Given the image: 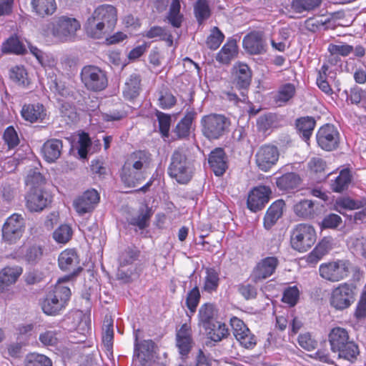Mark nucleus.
I'll list each match as a JSON object with an SVG mask.
<instances>
[{"label": "nucleus", "instance_id": "nucleus-13", "mask_svg": "<svg viewBox=\"0 0 366 366\" xmlns=\"http://www.w3.org/2000/svg\"><path fill=\"white\" fill-rule=\"evenodd\" d=\"M280 152L277 147L264 144L259 148L255 154L257 166L263 172H267L279 159Z\"/></svg>", "mask_w": 366, "mask_h": 366}, {"label": "nucleus", "instance_id": "nucleus-30", "mask_svg": "<svg viewBox=\"0 0 366 366\" xmlns=\"http://www.w3.org/2000/svg\"><path fill=\"white\" fill-rule=\"evenodd\" d=\"M23 269L19 266L6 267L0 272V292H3L9 286L14 284L21 274Z\"/></svg>", "mask_w": 366, "mask_h": 366}, {"label": "nucleus", "instance_id": "nucleus-1", "mask_svg": "<svg viewBox=\"0 0 366 366\" xmlns=\"http://www.w3.org/2000/svg\"><path fill=\"white\" fill-rule=\"evenodd\" d=\"M117 21V9L114 6L109 4L100 5L87 19L86 32L93 38L100 39L113 31Z\"/></svg>", "mask_w": 366, "mask_h": 366}, {"label": "nucleus", "instance_id": "nucleus-31", "mask_svg": "<svg viewBox=\"0 0 366 366\" xmlns=\"http://www.w3.org/2000/svg\"><path fill=\"white\" fill-rule=\"evenodd\" d=\"M343 344L333 352L337 353L339 358L346 360L352 363L355 362L360 354L357 344L351 338Z\"/></svg>", "mask_w": 366, "mask_h": 366}, {"label": "nucleus", "instance_id": "nucleus-41", "mask_svg": "<svg viewBox=\"0 0 366 366\" xmlns=\"http://www.w3.org/2000/svg\"><path fill=\"white\" fill-rule=\"evenodd\" d=\"M301 182V178L295 172H288L276 179V184L281 190H290L297 188Z\"/></svg>", "mask_w": 366, "mask_h": 366}, {"label": "nucleus", "instance_id": "nucleus-8", "mask_svg": "<svg viewBox=\"0 0 366 366\" xmlns=\"http://www.w3.org/2000/svg\"><path fill=\"white\" fill-rule=\"evenodd\" d=\"M355 289L352 284H340L331 292L330 305L337 310H343L350 307L355 300Z\"/></svg>", "mask_w": 366, "mask_h": 366}, {"label": "nucleus", "instance_id": "nucleus-5", "mask_svg": "<svg viewBox=\"0 0 366 366\" xmlns=\"http://www.w3.org/2000/svg\"><path fill=\"white\" fill-rule=\"evenodd\" d=\"M230 120L224 115L210 114L201 119L203 135L209 140L219 139L228 132Z\"/></svg>", "mask_w": 366, "mask_h": 366}, {"label": "nucleus", "instance_id": "nucleus-50", "mask_svg": "<svg viewBox=\"0 0 366 366\" xmlns=\"http://www.w3.org/2000/svg\"><path fill=\"white\" fill-rule=\"evenodd\" d=\"M25 182L26 184L30 187V189L44 188L45 179L36 169H31L29 172Z\"/></svg>", "mask_w": 366, "mask_h": 366}, {"label": "nucleus", "instance_id": "nucleus-27", "mask_svg": "<svg viewBox=\"0 0 366 366\" xmlns=\"http://www.w3.org/2000/svg\"><path fill=\"white\" fill-rule=\"evenodd\" d=\"M285 205V202L282 199H279L272 203L268 208L264 217V227L267 229H269L274 225L282 216Z\"/></svg>", "mask_w": 366, "mask_h": 366}, {"label": "nucleus", "instance_id": "nucleus-58", "mask_svg": "<svg viewBox=\"0 0 366 366\" xmlns=\"http://www.w3.org/2000/svg\"><path fill=\"white\" fill-rule=\"evenodd\" d=\"M224 34L217 27H214L212 30L210 35L207 37L206 44L207 46L212 50H215L222 44L224 39Z\"/></svg>", "mask_w": 366, "mask_h": 366}, {"label": "nucleus", "instance_id": "nucleus-52", "mask_svg": "<svg viewBox=\"0 0 366 366\" xmlns=\"http://www.w3.org/2000/svg\"><path fill=\"white\" fill-rule=\"evenodd\" d=\"M322 0H293L292 8L297 13L311 11L320 6Z\"/></svg>", "mask_w": 366, "mask_h": 366}, {"label": "nucleus", "instance_id": "nucleus-32", "mask_svg": "<svg viewBox=\"0 0 366 366\" xmlns=\"http://www.w3.org/2000/svg\"><path fill=\"white\" fill-rule=\"evenodd\" d=\"M333 239L330 237H324L307 256L309 263H316L321 259L332 248Z\"/></svg>", "mask_w": 366, "mask_h": 366}, {"label": "nucleus", "instance_id": "nucleus-48", "mask_svg": "<svg viewBox=\"0 0 366 366\" xmlns=\"http://www.w3.org/2000/svg\"><path fill=\"white\" fill-rule=\"evenodd\" d=\"M194 14L199 24H202L211 16V10L207 0H197L194 5Z\"/></svg>", "mask_w": 366, "mask_h": 366}, {"label": "nucleus", "instance_id": "nucleus-55", "mask_svg": "<svg viewBox=\"0 0 366 366\" xmlns=\"http://www.w3.org/2000/svg\"><path fill=\"white\" fill-rule=\"evenodd\" d=\"M200 292L198 287H194L191 290L186 297V305L191 315H194L200 300Z\"/></svg>", "mask_w": 366, "mask_h": 366}, {"label": "nucleus", "instance_id": "nucleus-61", "mask_svg": "<svg viewBox=\"0 0 366 366\" xmlns=\"http://www.w3.org/2000/svg\"><path fill=\"white\" fill-rule=\"evenodd\" d=\"M3 138L9 149H13L19 144V138L13 127H9L4 132Z\"/></svg>", "mask_w": 366, "mask_h": 366}, {"label": "nucleus", "instance_id": "nucleus-63", "mask_svg": "<svg viewBox=\"0 0 366 366\" xmlns=\"http://www.w3.org/2000/svg\"><path fill=\"white\" fill-rule=\"evenodd\" d=\"M151 214L149 210L142 211L137 217H133L129 221V224L137 226L139 229H144L149 226V221Z\"/></svg>", "mask_w": 366, "mask_h": 366}, {"label": "nucleus", "instance_id": "nucleus-26", "mask_svg": "<svg viewBox=\"0 0 366 366\" xmlns=\"http://www.w3.org/2000/svg\"><path fill=\"white\" fill-rule=\"evenodd\" d=\"M32 12L40 18L53 15L56 10L55 0H31Z\"/></svg>", "mask_w": 366, "mask_h": 366}, {"label": "nucleus", "instance_id": "nucleus-11", "mask_svg": "<svg viewBox=\"0 0 366 366\" xmlns=\"http://www.w3.org/2000/svg\"><path fill=\"white\" fill-rule=\"evenodd\" d=\"M24 219L21 214H13L8 217L2 227V237L9 244L16 242L23 235Z\"/></svg>", "mask_w": 366, "mask_h": 366}, {"label": "nucleus", "instance_id": "nucleus-24", "mask_svg": "<svg viewBox=\"0 0 366 366\" xmlns=\"http://www.w3.org/2000/svg\"><path fill=\"white\" fill-rule=\"evenodd\" d=\"M152 162L151 154L146 151H136L130 154L124 164L143 172L148 169Z\"/></svg>", "mask_w": 366, "mask_h": 366}, {"label": "nucleus", "instance_id": "nucleus-43", "mask_svg": "<svg viewBox=\"0 0 366 366\" xmlns=\"http://www.w3.org/2000/svg\"><path fill=\"white\" fill-rule=\"evenodd\" d=\"M102 330V344L106 350L111 352L114 340L113 320L111 317H105Z\"/></svg>", "mask_w": 366, "mask_h": 366}, {"label": "nucleus", "instance_id": "nucleus-64", "mask_svg": "<svg viewBox=\"0 0 366 366\" xmlns=\"http://www.w3.org/2000/svg\"><path fill=\"white\" fill-rule=\"evenodd\" d=\"M328 51L330 53L331 56H334L335 55L347 56L353 51V46L346 44H330L328 46Z\"/></svg>", "mask_w": 366, "mask_h": 366}, {"label": "nucleus", "instance_id": "nucleus-37", "mask_svg": "<svg viewBox=\"0 0 366 366\" xmlns=\"http://www.w3.org/2000/svg\"><path fill=\"white\" fill-rule=\"evenodd\" d=\"M238 54L237 42L234 39L228 40L217 54L216 60L222 64H227Z\"/></svg>", "mask_w": 366, "mask_h": 366}, {"label": "nucleus", "instance_id": "nucleus-21", "mask_svg": "<svg viewBox=\"0 0 366 366\" xmlns=\"http://www.w3.org/2000/svg\"><path fill=\"white\" fill-rule=\"evenodd\" d=\"M155 344L152 340L138 342L137 331L135 332L134 356L137 357L142 365L150 361L153 358Z\"/></svg>", "mask_w": 366, "mask_h": 366}, {"label": "nucleus", "instance_id": "nucleus-49", "mask_svg": "<svg viewBox=\"0 0 366 366\" xmlns=\"http://www.w3.org/2000/svg\"><path fill=\"white\" fill-rule=\"evenodd\" d=\"M180 2L179 0H172L169 7L168 20L176 28L181 26L183 15L180 13Z\"/></svg>", "mask_w": 366, "mask_h": 366}, {"label": "nucleus", "instance_id": "nucleus-14", "mask_svg": "<svg viewBox=\"0 0 366 366\" xmlns=\"http://www.w3.org/2000/svg\"><path fill=\"white\" fill-rule=\"evenodd\" d=\"M59 268L64 272L70 273L69 277H65L61 280V282L68 280L69 277L77 275L81 270V266H79V259L76 252L72 249H67L61 252L58 258Z\"/></svg>", "mask_w": 366, "mask_h": 366}, {"label": "nucleus", "instance_id": "nucleus-20", "mask_svg": "<svg viewBox=\"0 0 366 366\" xmlns=\"http://www.w3.org/2000/svg\"><path fill=\"white\" fill-rule=\"evenodd\" d=\"M176 340L179 353L182 355H187L193 345L191 327L187 323L183 324L177 332Z\"/></svg>", "mask_w": 366, "mask_h": 366}, {"label": "nucleus", "instance_id": "nucleus-39", "mask_svg": "<svg viewBox=\"0 0 366 366\" xmlns=\"http://www.w3.org/2000/svg\"><path fill=\"white\" fill-rule=\"evenodd\" d=\"M315 125V119L311 117H303L296 120L297 129L305 142L310 139Z\"/></svg>", "mask_w": 366, "mask_h": 366}, {"label": "nucleus", "instance_id": "nucleus-3", "mask_svg": "<svg viewBox=\"0 0 366 366\" xmlns=\"http://www.w3.org/2000/svg\"><path fill=\"white\" fill-rule=\"evenodd\" d=\"M81 24L75 18L61 16L54 19L45 25L44 34L51 35L61 41L73 39Z\"/></svg>", "mask_w": 366, "mask_h": 366}, {"label": "nucleus", "instance_id": "nucleus-33", "mask_svg": "<svg viewBox=\"0 0 366 366\" xmlns=\"http://www.w3.org/2000/svg\"><path fill=\"white\" fill-rule=\"evenodd\" d=\"M307 167L310 172L317 178L318 181L326 179L331 174V172H327L326 162L320 157H314L311 158L307 163Z\"/></svg>", "mask_w": 366, "mask_h": 366}, {"label": "nucleus", "instance_id": "nucleus-4", "mask_svg": "<svg viewBox=\"0 0 366 366\" xmlns=\"http://www.w3.org/2000/svg\"><path fill=\"white\" fill-rule=\"evenodd\" d=\"M71 296L69 287L59 280L52 291L49 292L41 304L43 312L49 315H56L64 310Z\"/></svg>", "mask_w": 366, "mask_h": 366}, {"label": "nucleus", "instance_id": "nucleus-44", "mask_svg": "<svg viewBox=\"0 0 366 366\" xmlns=\"http://www.w3.org/2000/svg\"><path fill=\"white\" fill-rule=\"evenodd\" d=\"M204 280L203 290L212 293L216 292L219 285V274L214 268H207Z\"/></svg>", "mask_w": 366, "mask_h": 366}, {"label": "nucleus", "instance_id": "nucleus-45", "mask_svg": "<svg viewBox=\"0 0 366 366\" xmlns=\"http://www.w3.org/2000/svg\"><path fill=\"white\" fill-rule=\"evenodd\" d=\"M352 180L350 172L347 169L340 171L339 175L331 183V189L335 192H342L347 189Z\"/></svg>", "mask_w": 366, "mask_h": 366}, {"label": "nucleus", "instance_id": "nucleus-53", "mask_svg": "<svg viewBox=\"0 0 366 366\" xmlns=\"http://www.w3.org/2000/svg\"><path fill=\"white\" fill-rule=\"evenodd\" d=\"M10 79L19 85L25 86L29 84L26 70L23 66H15L10 69Z\"/></svg>", "mask_w": 366, "mask_h": 366}, {"label": "nucleus", "instance_id": "nucleus-59", "mask_svg": "<svg viewBox=\"0 0 366 366\" xmlns=\"http://www.w3.org/2000/svg\"><path fill=\"white\" fill-rule=\"evenodd\" d=\"M337 204L342 208L354 210L366 206V199L354 200L350 197H343L337 200Z\"/></svg>", "mask_w": 366, "mask_h": 366}, {"label": "nucleus", "instance_id": "nucleus-19", "mask_svg": "<svg viewBox=\"0 0 366 366\" xmlns=\"http://www.w3.org/2000/svg\"><path fill=\"white\" fill-rule=\"evenodd\" d=\"M243 47L250 54H261L266 52L267 42L263 34L253 31L246 35L243 39Z\"/></svg>", "mask_w": 366, "mask_h": 366}, {"label": "nucleus", "instance_id": "nucleus-18", "mask_svg": "<svg viewBox=\"0 0 366 366\" xmlns=\"http://www.w3.org/2000/svg\"><path fill=\"white\" fill-rule=\"evenodd\" d=\"M278 263L277 258L274 257H267L261 259L252 272V280L257 282L268 278L274 272Z\"/></svg>", "mask_w": 366, "mask_h": 366}, {"label": "nucleus", "instance_id": "nucleus-35", "mask_svg": "<svg viewBox=\"0 0 366 366\" xmlns=\"http://www.w3.org/2000/svg\"><path fill=\"white\" fill-rule=\"evenodd\" d=\"M350 335L347 330L343 327H336L332 328L328 335V341L332 352L339 349L345 342L350 340Z\"/></svg>", "mask_w": 366, "mask_h": 366}, {"label": "nucleus", "instance_id": "nucleus-46", "mask_svg": "<svg viewBox=\"0 0 366 366\" xmlns=\"http://www.w3.org/2000/svg\"><path fill=\"white\" fill-rule=\"evenodd\" d=\"M1 51L4 54H24L26 49L16 36H12L3 43Z\"/></svg>", "mask_w": 366, "mask_h": 366}, {"label": "nucleus", "instance_id": "nucleus-2", "mask_svg": "<svg viewBox=\"0 0 366 366\" xmlns=\"http://www.w3.org/2000/svg\"><path fill=\"white\" fill-rule=\"evenodd\" d=\"M188 152L186 146H181L174 151L171 157L168 174L179 184L189 182L193 174V164L187 157Z\"/></svg>", "mask_w": 366, "mask_h": 366}, {"label": "nucleus", "instance_id": "nucleus-29", "mask_svg": "<svg viewBox=\"0 0 366 366\" xmlns=\"http://www.w3.org/2000/svg\"><path fill=\"white\" fill-rule=\"evenodd\" d=\"M22 117L31 123L41 122L46 116L44 107L41 104L24 105L21 109Z\"/></svg>", "mask_w": 366, "mask_h": 366}, {"label": "nucleus", "instance_id": "nucleus-16", "mask_svg": "<svg viewBox=\"0 0 366 366\" xmlns=\"http://www.w3.org/2000/svg\"><path fill=\"white\" fill-rule=\"evenodd\" d=\"M271 189L267 186H259L252 189L247 198V207L256 212L262 209L269 199Z\"/></svg>", "mask_w": 366, "mask_h": 366}, {"label": "nucleus", "instance_id": "nucleus-34", "mask_svg": "<svg viewBox=\"0 0 366 366\" xmlns=\"http://www.w3.org/2000/svg\"><path fill=\"white\" fill-rule=\"evenodd\" d=\"M144 177L143 172L138 169H134L126 164H124L122 169L121 179L128 187H134L139 184Z\"/></svg>", "mask_w": 366, "mask_h": 366}, {"label": "nucleus", "instance_id": "nucleus-47", "mask_svg": "<svg viewBox=\"0 0 366 366\" xmlns=\"http://www.w3.org/2000/svg\"><path fill=\"white\" fill-rule=\"evenodd\" d=\"M21 252L23 254V259L31 264L36 263L43 256V249L37 244L21 248Z\"/></svg>", "mask_w": 366, "mask_h": 366}, {"label": "nucleus", "instance_id": "nucleus-15", "mask_svg": "<svg viewBox=\"0 0 366 366\" xmlns=\"http://www.w3.org/2000/svg\"><path fill=\"white\" fill-rule=\"evenodd\" d=\"M232 333L236 340L245 348H252L256 345V337L242 320L233 317L230 319Z\"/></svg>", "mask_w": 366, "mask_h": 366}, {"label": "nucleus", "instance_id": "nucleus-28", "mask_svg": "<svg viewBox=\"0 0 366 366\" xmlns=\"http://www.w3.org/2000/svg\"><path fill=\"white\" fill-rule=\"evenodd\" d=\"M217 310L214 305L212 303H204L199 309L198 312V325L203 328H209L212 323L216 322Z\"/></svg>", "mask_w": 366, "mask_h": 366}, {"label": "nucleus", "instance_id": "nucleus-9", "mask_svg": "<svg viewBox=\"0 0 366 366\" xmlns=\"http://www.w3.org/2000/svg\"><path fill=\"white\" fill-rule=\"evenodd\" d=\"M322 278L331 282H339L348 276L349 262L345 260H337L322 263L319 267Z\"/></svg>", "mask_w": 366, "mask_h": 366}, {"label": "nucleus", "instance_id": "nucleus-42", "mask_svg": "<svg viewBox=\"0 0 366 366\" xmlns=\"http://www.w3.org/2000/svg\"><path fill=\"white\" fill-rule=\"evenodd\" d=\"M195 115L196 113L194 112H187L185 116L177 124L174 132L176 134L178 138L182 139L189 136L191 125Z\"/></svg>", "mask_w": 366, "mask_h": 366}, {"label": "nucleus", "instance_id": "nucleus-62", "mask_svg": "<svg viewBox=\"0 0 366 366\" xmlns=\"http://www.w3.org/2000/svg\"><path fill=\"white\" fill-rule=\"evenodd\" d=\"M342 223V218L337 214L331 213L325 215L320 223V227L323 229H335Z\"/></svg>", "mask_w": 366, "mask_h": 366}, {"label": "nucleus", "instance_id": "nucleus-22", "mask_svg": "<svg viewBox=\"0 0 366 366\" xmlns=\"http://www.w3.org/2000/svg\"><path fill=\"white\" fill-rule=\"evenodd\" d=\"M208 161L216 176H222L228 167L227 156L222 148H216L212 151Z\"/></svg>", "mask_w": 366, "mask_h": 366}, {"label": "nucleus", "instance_id": "nucleus-10", "mask_svg": "<svg viewBox=\"0 0 366 366\" xmlns=\"http://www.w3.org/2000/svg\"><path fill=\"white\" fill-rule=\"evenodd\" d=\"M316 140L322 149L327 152L334 151L340 144V133L333 124H326L318 129Z\"/></svg>", "mask_w": 366, "mask_h": 366}, {"label": "nucleus", "instance_id": "nucleus-36", "mask_svg": "<svg viewBox=\"0 0 366 366\" xmlns=\"http://www.w3.org/2000/svg\"><path fill=\"white\" fill-rule=\"evenodd\" d=\"M317 207L310 199H302L294 205L295 214L304 219H312L317 213Z\"/></svg>", "mask_w": 366, "mask_h": 366}, {"label": "nucleus", "instance_id": "nucleus-7", "mask_svg": "<svg viewBox=\"0 0 366 366\" xmlns=\"http://www.w3.org/2000/svg\"><path fill=\"white\" fill-rule=\"evenodd\" d=\"M316 242L315 228L308 224H298L292 230L290 243L292 247L300 252L310 249Z\"/></svg>", "mask_w": 366, "mask_h": 366}, {"label": "nucleus", "instance_id": "nucleus-57", "mask_svg": "<svg viewBox=\"0 0 366 366\" xmlns=\"http://www.w3.org/2000/svg\"><path fill=\"white\" fill-rule=\"evenodd\" d=\"M300 291L296 286L288 287L283 293L282 302L287 303L289 306H295L299 300Z\"/></svg>", "mask_w": 366, "mask_h": 366}, {"label": "nucleus", "instance_id": "nucleus-38", "mask_svg": "<svg viewBox=\"0 0 366 366\" xmlns=\"http://www.w3.org/2000/svg\"><path fill=\"white\" fill-rule=\"evenodd\" d=\"M141 77L137 74H132L127 79L123 89L124 97L127 99H134L139 94Z\"/></svg>", "mask_w": 366, "mask_h": 366}, {"label": "nucleus", "instance_id": "nucleus-6", "mask_svg": "<svg viewBox=\"0 0 366 366\" xmlns=\"http://www.w3.org/2000/svg\"><path fill=\"white\" fill-rule=\"evenodd\" d=\"M81 82L90 92H102L108 85V78L105 71L97 66L86 65L80 72Z\"/></svg>", "mask_w": 366, "mask_h": 366}, {"label": "nucleus", "instance_id": "nucleus-23", "mask_svg": "<svg viewBox=\"0 0 366 366\" xmlns=\"http://www.w3.org/2000/svg\"><path fill=\"white\" fill-rule=\"evenodd\" d=\"M234 83L239 89L249 87L252 80V71L249 66L242 63H238L233 67Z\"/></svg>", "mask_w": 366, "mask_h": 366}, {"label": "nucleus", "instance_id": "nucleus-54", "mask_svg": "<svg viewBox=\"0 0 366 366\" xmlns=\"http://www.w3.org/2000/svg\"><path fill=\"white\" fill-rule=\"evenodd\" d=\"M295 86L291 83H287L280 87L276 101L285 103L291 99L295 94Z\"/></svg>", "mask_w": 366, "mask_h": 366}, {"label": "nucleus", "instance_id": "nucleus-51", "mask_svg": "<svg viewBox=\"0 0 366 366\" xmlns=\"http://www.w3.org/2000/svg\"><path fill=\"white\" fill-rule=\"evenodd\" d=\"M24 365L25 366H52V362L46 355L30 353L26 356Z\"/></svg>", "mask_w": 366, "mask_h": 366}, {"label": "nucleus", "instance_id": "nucleus-25", "mask_svg": "<svg viewBox=\"0 0 366 366\" xmlns=\"http://www.w3.org/2000/svg\"><path fill=\"white\" fill-rule=\"evenodd\" d=\"M63 148L62 141L57 139L47 140L42 146L41 152L48 162H56L61 156Z\"/></svg>", "mask_w": 366, "mask_h": 366}, {"label": "nucleus", "instance_id": "nucleus-56", "mask_svg": "<svg viewBox=\"0 0 366 366\" xmlns=\"http://www.w3.org/2000/svg\"><path fill=\"white\" fill-rule=\"evenodd\" d=\"M72 229L68 224L60 225L53 233L54 239L59 243H66L71 237Z\"/></svg>", "mask_w": 366, "mask_h": 366}, {"label": "nucleus", "instance_id": "nucleus-40", "mask_svg": "<svg viewBox=\"0 0 366 366\" xmlns=\"http://www.w3.org/2000/svg\"><path fill=\"white\" fill-rule=\"evenodd\" d=\"M203 329L207 337L214 342H220L229 335V330L226 325L218 321L212 323L209 328Z\"/></svg>", "mask_w": 366, "mask_h": 366}, {"label": "nucleus", "instance_id": "nucleus-17", "mask_svg": "<svg viewBox=\"0 0 366 366\" xmlns=\"http://www.w3.org/2000/svg\"><path fill=\"white\" fill-rule=\"evenodd\" d=\"M99 201V194L97 190L92 189L84 192L74 201V207L76 212L83 215L91 212Z\"/></svg>", "mask_w": 366, "mask_h": 366}, {"label": "nucleus", "instance_id": "nucleus-60", "mask_svg": "<svg viewBox=\"0 0 366 366\" xmlns=\"http://www.w3.org/2000/svg\"><path fill=\"white\" fill-rule=\"evenodd\" d=\"M156 116L159 122V128L161 134L163 137H168L171 124L170 115L157 111Z\"/></svg>", "mask_w": 366, "mask_h": 366}, {"label": "nucleus", "instance_id": "nucleus-12", "mask_svg": "<svg viewBox=\"0 0 366 366\" xmlns=\"http://www.w3.org/2000/svg\"><path fill=\"white\" fill-rule=\"evenodd\" d=\"M51 194L45 188H36L28 192L26 205L30 212H39L51 204Z\"/></svg>", "mask_w": 366, "mask_h": 366}]
</instances>
